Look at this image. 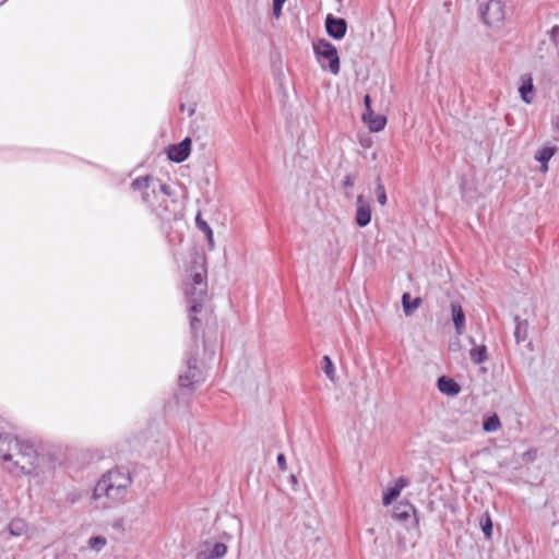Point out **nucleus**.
<instances>
[{"label": "nucleus", "instance_id": "1", "mask_svg": "<svg viewBox=\"0 0 559 559\" xmlns=\"http://www.w3.org/2000/svg\"><path fill=\"white\" fill-rule=\"evenodd\" d=\"M0 461L13 477L28 476L37 483L45 479L44 457L27 440L9 433L0 435Z\"/></svg>", "mask_w": 559, "mask_h": 559}, {"label": "nucleus", "instance_id": "2", "mask_svg": "<svg viewBox=\"0 0 559 559\" xmlns=\"http://www.w3.org/2000/svg\"><path fill=\"white\" fill-rule=\"evenodd\" d=\"M133 483L131 473L123 467L107 471L94 487L93 500L102 508H110L127 500Z\"/></svg>", "mask_w": 559, "mask_h": 559}, {"label": "nucleus", "instance_id": "3", "mask_svg": "<svg viewBox=\"0 0 559 559\" xmlns=\"http://www.w3.org/2000/svg\"><path fill=\"white\" fill-rule=\"evenodd\" d=\"M183 292L189 304L190 329L193 336L197 337L201 326V319L198 314L202 311L207 293L206 271L203 263L194 261L188 270Z\"/></svg>", "mask_w": 559, "mask_h": 559}, {"label": "nucleus", "instance_id": "4", "mask_svg": "<svg viewBox=\"0 0 559 559\" xmlns=\"http://www.w3.org/2000/svg\"><path fill=\"white\" fill-rule=\"evenodd\" d=\"M199 347H191L185 355V370L179 374L178 381L181 389L193 390L195 385L205 380V367L200 364L197 355Z\"/></svg>", "mask_w": 559, "mask_h": 559}, {"label": "nucleus", "instance_id": "5", "mask_svg": "<svg viewBox=\"0 0 559 559\" xmlns=\"http://www.w3.org/2000/svg\"><path fill=\"white\" fill-rule=\"evenodd\" d=\"M313 52L322 70L337 75L340 73V57L336 47L326 39L313 43Z\"/></svg>", "mask_w": 559, "mask_h": 559}, {"label": "nucleus", "instance_id": "6", "mask_svg": "<svg viewBox=\"0 0 559 559\" xmlns=\"http://www.w3.org/2000/svg\"><path fill=\"white\" fill-rule=\"evenodd\" d=\"M132 188L142 193V199L145 203H150L152 195L157 194V190L164 195H171L170 188L167 185L160 183L159 180L152 176L138 177L132 181Z\"/></svg>", "mask_w": 559, "mask_h": 559}, {"label": "nucleus", "instance_id": "7", "mask_svg": "<svg viewBox=\"0 0 559 559\" xmlns=\"http://www.w3.org/2000/svg\"><path fill=\"white\" fill-rule=\"evenodd\" d=\"M481 17L488 26L499 28L506 17L503 2L501 0H489L481 10Z\"/></svg>", "mask_w": 559, "mask_h": 559}, {"label": "nucleus", "instance_id": "8", "mask_svg": "<svg viewBox=\"0 0 559 559\" xmlns=\"http://www.w3.org/2000/svg\"><path fill=\"white\" fill-rule=\"evenodd\" d=\"M325 29L330 37L340 40L344 38L347 31V23L342 17H334L332 14H328L325 19Z\"/></svg>", "mask_w": 559, "mask_h": 559}, {"label": "nucleus", "instance_id": "9", "mask_svg": "<svg viewBox=\"0 0 559 559\" xmlns=\"http://www.w3.org/2000/svg\"><path fill=\"white\" fill-rule=\"evenodd\" d=\"M191 151V140L186 138L178 144H173L167 150L168 158L175 163H182L188 158Z\"/></svg>", "mask_w": 559, "mask_h": 559}, {"label": "nucleus", "instance_id": "10", "mask_svg": "<svg viewBox=\"0 0 559 559\" xmlns=\"http://www.w3.org/2000/svg\"><path fill=\"white\" fill-rule=\"evenodd\" d=\"M168 197L169 195L162 194L160 190H157V194L153 195V198L157 201V204H155L152 200H150V203H146L151 211L163 221H168L171 216L167 204Z\"/></svg>", "mask_w": 559, "mask_h": 559}, {"label": "nucleus", "instance_id": "11", "mask_svg": "<svg viewBox=\"0 0 559 559\" xmlns=\"http://www.w3.org/2000/svg\"><path fill=\"white\" fill-rule=\"evenodd\" d=\"M356 205H357L356 217H355L356 224L359 227H365L371 221L370 205L367 201H365L362 195L357 197Z\"/></svg>", "mask_w": 559, "mask_h": 559}, {"label": "nucleus", "instance_id": "12", "mask_svg": "<svg viewBox=\"0 0 559 559\" xmlns=\"http://www.w3.org/2000/svg\"><path fill=\"white\" fill-rule=\"evenodd\" d=\"M519 93L521 99L525 104H532L534 99V84H533V78L531 74H523L521 76V84L519 86Z\"/></svg>", "mask_w": 559, "mask_h": 559}, {"label": "nucleus", "instance_id": "13", "mask_svg": "<svg viewBox=\"0 0 559 559\" xmlns=\"http://www.w3.org/2000/svg\"><path fill=\"white\" fill-rule=\"evenodd\" d=\"M408 480L405 477H399L394 486L389 487L382 497L383 506H390L400 495L401 491L407 486Z\"/></svg>", "mask_w": 559, "mask_h": 559}, {"label": "nucleus", "instance_id": "14", "mask_svg": "<svg viewBox=\"0 0 559 559\" xmlns=\"http://www.w3.org/2000/svg\"><path fill=\"white\" fill-rule=\"evenodd\" d=\"M452 320L457 335H462L465 331V313L459 302H451Z\"/></svg>", "mask_w": 559, "mask_h": 559}, {"label": "nucleus", "instance_id": "15", "mask_svg": "<svg viewBox=\"0 0 559 559\" xmlns=\"http://www.w3.org/2000/svg\"><path fill=\"white\" fill-rule=\"evenodd\" d=\"M438 389L448 396H455L461 392L460 384L452 378L442 376L438 379Z\"/></svg>", "mask_w": 559, "mask_h": 559}, {"label": "nucleus", "instance_id": "16", "mask_svg": "<svg viewBox=\"0 0 559 559\" xmlns=\"http://www.w3.org/2000/svg\"><path fill=\"white\" fill-rule=\"evenodd\" d=\"M556 146H544L536 151L534 157L538 163H540V171L543 174L548 171V162L556 154Z\"/></svg>", "mask_w": 559, "mask_h": 559}, {"label": "nucleus", "instance_id": "17", "mask_svg": "<svg viewBox=\"0 0 559 559\" xmlns=\"http://www.w3.org/2000/svg\"><path fill=\"white\" fill-rule=\"evenodd\" d=\"M415 512L416 510L413 504L408 502H401L395 506L393 510V519L401 523H405L415 515Z\"/></svg>", "mask_w": 559, "mask_h": 559}, {"label": "nucleus", "instance_id": "18", "mask_svg": "<svg viewBox=\"0 0 559 559\" xmlns=\"http://www.w3.org/2000/svg\"><path fill=\"white\" fill-rule=\"evenodd\" d=\"M362 119L373 132L383 130L386 123V119L383 116H376L373 111L364 112Z\"/></svg>", "mask_w": 559, "mask_h": 559}, {"label": "nucleus", "instance_id": "19", "mask_svg": "<svg viewBox=\"0 0 559 559\" xmlns=\"http://www.w3.org/2000/svg\"><path fill=\"white\" fill-rule=\"evenodd\" d=\"M421 305V298L416 297L414 299L411 298L408 293H404L402 296V306L403 311L406 316H411L414 313L416 309Z\"/></svg>", "mask_w": 559, "mask_h": 559}, {"label": "nucleus", "instance_id": "20", "mask_svg": "<svg viewBox=\"0 0 559 559\" xmlns=\"http://www.w3.org/2000/svg\"><path fill=\"white\" fill-rule=\"evenodd\" d=\"M195 225L198 227L199 230H201L202 233L205 234V237L207 239V242H209V247L211 249L214 248V235H213V230L212 228L210 227V225L202 218L201 216V213H198L197 214V217H195Z\"/></svg>", "mask_w": 559, "mask_h": 559}, {"label": "nucleus", "instance_id": "21", "mask_svg": "<svg viewBox=\"0 0 559 559\" xmlns=\"http://www.w3.org/2000/svg\"><path fill=\"white\" fill-rule=\"evenodd\" d=\"M11 536L20 537L27 533V523L22 519H14L8 526Z\"/></svg>", "mask_w": 559, "mask_h": 559}, {"label": "nucleus", "instance_id": "22", "mask_svg": "<svg viewBox=\"0 0 559 559\" xmlns=\"http://www.w3.org/2000/svg\"><path fill=\"white\" fill-rule=\"evenodd\" d=\"M469 357H471V360L475 365H480V364L485 362L487 360V358H488V356H487V347L485 345L474 346L469 350Z\"/></svg>", "mask_w": 559, "mask_h": 559}, {"label": "nucleus", "instance_id": "23", "mask_svg": "<svg viewBox=\"0 0 559 559\" xmlns=\"http://www.w3.org/2000/svg\"><path fill=\"white\" fill-rule=\"evenodd\" d=\"M501 428V421L497 414H492L483 421V429L485 432H495Z\"/></svg>", "mask_w": 559, "mask_h": 559}, {"label": "nucleus", "instance_id": "24", "mask_svg": "<svg viewBox=\"0 0 559 559\" xmlns=\"http://www.w3.org/2000/svg\"><path fill=\"white\" fill-rule=\"evenodd\" d=\"M204 547L214 559H221L227 554V546L224 543H215L213 545L205 543Z\"/></svg>", "mask_w": 559, "mask_h": 559}, {"label": "nucleus", "instance_id": "25", "mask_svg": "<svg viewBox=\"0 0 559 559\" xmlns=\"http://www.w3.org/2000/svg\"><path fill=\"white\" fill-rule=\"evenodd\" d=\"M479 524H480V527H481V531L484 533V535L486 536V538H491L492 536V521H491V516L489 515V513H485L484 515H481L480 520H479Z\"/></svg>", "mask_w": 559, "mask_h": 559}, {"label": "nucleus", "instance_id": "26", "mask_svg": "<svg viewBox=\"0 0 559 559\" xmlns=\"http://www.w3.org/2000/svg\"><path fill=\"white\" fill-rule=\"evenodd\" d=\"M322 369L331 381H335V368L333 361L328 355L322 358Z\"/></svg>", "mask_w": 559, "mask_h": 559}, {"label": "nucleus", "instance_id": "27", "mask_svg": "<svg viewBox=\"0 0 559 559\" xmlns=\"http://www.w3.org/2000/svg\"><path fill=\"white\" fill-rule=\"evenodd\" d=\"M107 544V540L103 536H94L88 539V547L98 552L100 551Z\"/></svg>", "mask_w": 559, "mask_h": 559}, {"label": "nucleus", "instance_id": "28", "mask_svg": "<svg viewBox=\"0 0 559 559\" xmlns=\"http://www.w3.org/2000/svg\"><path fill=\"white\" fill-rule=\"evenodd\" d=\"M514 336H515L518 343L525 341V338H526V322H521L519 319H516Z\"/></svg>", "mask_w": 559, "mask_h": 559}, {"label": "nucleus", "instance_id": "29", "mask_svg": "<svg viewBox=\"0 0 559 559\" xmlns=\"http://www.w3.org/2000/svg\"><path fill=\"white\" fill-rule=\"evenodd\" d=\"M376 195H377V201L380 205L386 204L388 199H386L385 189L380 180H378V185L376 187Z\"/></svg>", "mask_w": 559, "mask_h": 559}, {"label": "nucleus", "instance_id": "30", "mask_svg": "<svg viewBox=\"0 0 559 559\" xmlns=\"http://www.w3.org/2000/svg\"><path fill=\"white\" fill-rule=\"evenodd\" d=\"M537 459V449L531 448L522 455V461L524 463H533Z\"/></svg>", "mask_w": 559, "mask_h": 559}, {"label": "nucleus", "instance_id": "31", "mask_svg": "<svg viewBox=\"0 0 559 559\" xmlns=\"http://www.w3.org/2000/svg\"><path fill=\"white\" fill-rule=\"evenodd\" d=\"M273 1V15L278 19L282 14V9L286 0H272Z\"/></svg>", "mask_w": 559, "mask_h": 559}, {"label": "nucleus", "instance_id": "32", "mask_svg": "<svg viewBox=\"0 0 559 559\" xmlns=\"http://www.w3.org/2000/svg\"><path fill=\"white\" fill-rule=\"evenodd\" d=\"M195 559H214L212 555L207 551V549L204 547V549H201L197 552Z\"/></svg>", "mask_w": 559, "mask_h": 559}, {"label": "nucleus", "instance_id": "33", "mask_svg": "<svg viewBox=\"0 0 559 559\" xmlns=\"http://www.w3.org/2000/svg\"><path fill=\"white\" fill-rule=\"evenodd\" d=\"M276 461H277V464H278L280 469H282V471H286V468H287L286 457H285V455H284L283 453H280V454L277 455Z\"/></svg>", "mask_w": 559, "mask_h": 559}, {"label": "nucleus", "instance_id": "34", "mask_svg": "<svg viewBox=\"0 0 559 559\" xmlns=\"http://www.w3.org/2000/svg\"><path fill=\"white\" fill-rule=\"evenodd\" d=\"M364 104H365V107H366V111L365 112L372 111V109H371V98H370L369 95H366L364 97Z\"/></svg>", "mask_w": 559, "mask_h": 559}, {"label": "nucleus", "instance_id": "35", "mask_svg": "<svg viewBox=\"0 0 559 559\" xmlns=\"http://www.w3.org/2000/svg\"><path fill=\"white\" fill-rule=\"evenodd\" d=\"M552 126L559 132V115L554 118Z\"/></svg>", "mask_w": 559, "mask_h": 559}, {"label": "nucleus", "instance_id": "36", "mask_svg": "<svg viewBox=\"0 0 559 559\" xmlns=\"http://www.w3.org/2000/svg\"><path fill=\"white\" fill-rule=\"evenodd\" d=\"M353 185L352 180H350V177H346L345 180H344V186L345 187H350Z\"/></svg>", "mask_w": 559, "mask_h": 559}]
</instances>
